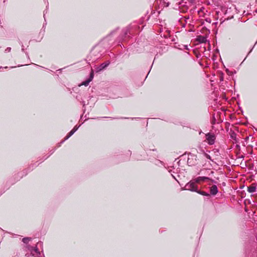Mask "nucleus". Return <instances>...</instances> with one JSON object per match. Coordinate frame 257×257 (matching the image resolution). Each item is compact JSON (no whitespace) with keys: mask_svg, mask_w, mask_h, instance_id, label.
<instances>
[{"mask_svg":"<svg viewBox=\"0 0 257 257\" xmlns=\"http://www.w3.org/2000/svg\"><path fill=\"white\" fill-rule=\"evenodd\" d=\"M196 183H197L195 181V179H193L188 182L185 185L184 190H189L192 192H196L198 189L197 186L196 185Z\"/></svg>","mask_w":257,"mask_h":257,"instance_id":"obj_1","label":"nucleus"},{"mask_svg":"<svg viewBox=\"0 0 257 257\" xmlns=\"http://www.w3.org/2000/svg\"><path fill=\"white\" fill-rule=\"evenodd\" d=\"M206 141L209 145H212L215 143L216 136L213 133H207L205 135Z\"/></svg>","mask_w":257,"mask_h":257,"instance_id":"obj_2","label":"nucleus"},{"mask_svg":"<svg viewBox=\"0 0 257 257\" xmlns=\"http://www.w3.org/2000/svg\"><path fill=\"white\" fill-rule=\"evenodd\" d=\"M180 23L183 27H185V25L187 24L189 25L190 24L191 22V19L189 18V17H184L182 18L180 20Z\"/></svg>","mask_w":257,"mask_h":257,"instance_id":"obj_3","label":"nucleus"},{"mask_svg":"<svg viewBox=\"0 0 257 257\" xmlns=\"http://www.w3.org/2000/svg\"><path fill=\"white\" fill-rule=\"evenodd\" d=\"M187 163L190 166L196 164L197 163L196 156L193 155H190L187 160Z\"/></svg>","mask_w":257,"mask_h":257,"instance_id":"obj_4","label":"nucleus"},{"mask_svg":"<svg viewBox=\"0 0 257 257\" xmlns=\"http://www.w3.org/2000/svg\"><path fill=\"white\" fill-rule=\"evenodd\" d=\"M110 64L109 61H106L105 63H102L99 67L95 68V71L96 72H99L106 68Z\"/></svg>","mask_w":257,"mask_h":257,"instance_id":"obj_5","label":"nucleus"},{"mask_svg":"<svg viewBox=\"0 0 257 257\" xmlns=\"http://www.w3.org/2000/svg\"><path fill=\"white\" fill-rule=\"evenodd\" d=\"M41 244H42L41 242H38L36 247H33L32 246H31L29 248V249L31 252V253L34 254V252H35L37 254V255H38V257H39V255H40V252L38 250L37 246L41 245Z\"/></svg>","mask_w":257,"mask_h":257,"instance_id":"obj_6","label":"nucleus"},{"mask_svg":"<svg viewBox=\"0 0 257 257\" xmlns=\"http://www.w3.org/2000/svg\"><path fill=\"white\" fill-rule=\"evenodd\" d=\"M209 189H210V194H209L210 195H211L214 196V195H216L218 192L217 186L215 185H213L211 186V187H210Z\"/></svg>","mask_w":257,"mask_h":257,"instance_id":"obj_7","label":"nucleus"},{"mask_svg":"<svg viewBox=\"0 0 257 257\" xmlns=\"http://www.w3.org/2000/svg\"><path fill=\"white\" fill-rule=\"evenodd\" d=\"M78 128V126L76 125L74 127V128L69 133V134L66 136L64 140L61 142V143H63L65 141L68 139L71 136H72L74 133L77 130Z\"/></svg>","mask_w":257,"mask_h":257,"instance_id":"obj_8","label":"nucleus"},{"mask_svg":"<svg viewBox=\"0 0 257 257\" xmlns=\"http://www.w3.org/2000/svg\"><path fill=\"white\" fill-rule=\"evenodd\" d=\"M196 41L200 43H205L207 41L206 37L204 36H198Z\"/></svg>","mask_w":257,"mask_h":257,"instance_id":"obj_9","label":"nucleus"},{"mask_svg":"<svg viewBox=\"0 0 257 257\" xmlns=\"http://www.w3.org/2000/svg\"><path fill=\"white\" fill-rule=\"evenodd\" d=\"M194 179L196 182H197V183H199L200 182L202 181H206L210 180V179L207 177H199Z\"/></svg>","mask_w":257,"mask_h":257,"instance_id":"obj_10","label":"nucleus"},{"mask_svg":"<svg viewBox=\"0 0 257 257\" xmlns=\"http://www.w3.org/2000/svg\"><path fill=\"white\" fill-rule=\"evenodd\" d=\"M256 189V186L254 184H252L251 185L247 187V191L249 193H253L255 192Z\"/></svg>","mask_w":257,"mask_h":257,"instance_id":"obj_11","label":"nucleus"},{"mask_svg":"<svg viewBox=\"0 0 257 257\" xmlns=\"http://www.w3.org/2000/svg\"><path fill=\"white\" fill-rule=\"evenodd\" d=\"M196 192L197 193H198V194H201V195H203V196H207V197L210 196V194L209 193L205 192V191L198 190L197 189Z\"/></svg>","mask_w":257,"mask_h":257,"instance_id":"obj_12","label":"nucleus"},{"mask_svg":"<svg viewBox=\"0 0 257 257\" xmlns=\"http://www.w3.org/2000/svg\"><path fill=\"white\" fill-rule=\"evenodd\" d=\"M91 81V79H88L87 80L83 82L81 84V85H84L85 86H87L88 85L89 82Z\"/></svg>","mask_w":257,"mask_h":257,"instance_id":"obj_13","label":"nucleus"},{"mask_svg":"<svg viewBox=\"0 0 257 257\" xmlns=\"http://www.w3.org/2000/svg\"><path fill=\"white\" fill-rule=\"evenodd\" d=\"M31 240V238H29V237H25L23 239V241L25 243H27L29 241H30Z\"/></svg>","mask_w":257,"mask_h":257,"instance_id":"obj_14","label":"nucleus"},{"mask_svg":"<svg viewBox=\"0 0 257 257\" xmlns=\"http://www.w3.org/2000/svg\"><path fill=\"white\" fill-rule=\"evenodd\" d=\"M93 78V71H92L90 73V78L89 79H91V80H92Z\"/></svg>","mask_w":257,"mask_h":257,"instance_id":"obj_15","label":"nucleus"},{"mask_svg":"<svg viewBox=\"0 0 257 257\" xmlns=\"http://www.w3.org/2000/svg\"><path fill=\"white\" fill-rule=\"evenodd\" d=\"M11 48H10V47H8V48L5 50V51H6V52H10V51H11Z\"/></svg>","mask_w":257,"mask_h":257,"instance_id":"obj_16","label":"nucleus"},{"mask_svg":"<svg viewBox=\"0 0 257 257\" xmlns=\"http://www.w3.org/2000/svg\"><path fill=\"white\" fill-rule=\"evenodd\" d=\"M235 133H232V134L231 135V137L232 138H234V137H235Z\"/></svg>","mask_w":257,"mask_h":257,"instance_id":"obj_17","label":"nucleus"},{"mask_svg":"<svg viewBox=\"0 0 257 257\" xmlns=\"http://www.w3.org/2000/svg\"><path fill=\"white\" fill-rule=\"evenodd\" d=\"M205 156H206V157L207 159H211L210 156L209 155H208V154H206V155H205Z\"/></svg>","mask_w":257,"mask_h":257,"instance_id":"obj_18","label":"nucleus"},{"mask_svg":"<svg viewBox=\"0 0 257 257\" xmlns=\"http://www.w3.org/2000/svg\"><path fill=\"white\" fill-rule=\"evenodd\" d=\"M220 81H223V80L222 74H221V76H220Z\"/></svg>","mask_w":257,"mask_h":257,"instance_id":"obj_19","label":"nucleus"},{"mask_svg":"<svg viewBox=\"0 0 257 257\" xmlns=\"http://www.w3.org/2000/svg\"><path fill=\"white\" fill-rule=\"evenodd\" d=\"M190 3H192L193 0H188Z\"/></svg>","mask_w":257,"mask_h":257,"instance_id":"obj_20","label":"nucleus"},{"mask_svg":"<svg viewBox=\"0 0 257 257\" xmlns=\"http://www.w3.org/2000/svg\"><path fill=\"white\" fill-rule=\"evenodd\" d=\"M185 49H188V47H187V46H185Z\"/></svg>","mask_w":257,"mask_h":257,"instance_id":"obj_21","label":"nucleus"},{"mask_svg":"<svg viewBox=\"0 0 257 257\" xmlns=\"http://www.w3.org/2000/svg\"><path fill=\"white\" fill-rule=\"evenodd\" d=\"M256 43H257V41L256 42L255 44H256Z\"/></svg>","mask_w":257,"mask_h":257,"instance_id":"obj_22","label":"nucleus"}]
</instances>
